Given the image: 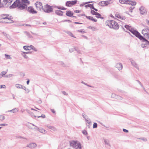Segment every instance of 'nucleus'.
Segmentation results:
<instances>
[{"mask_svg": "<svg viewBox=\"0 0 149 149\" xmlns=\"http://www.w3.org/2000/svg\"><path fill=\"white\" fill-rule=\"evenodd\" d=\"M106 25L108 26L109 28L115 30L118 29L119 27L118 23L114 20H108L106 21Z\"/></svg>", "mask_w": 149, "mask_h": 149, "instance_id": "nucleus-1", "label": "nucleus"}, {"mask_svg": "<svg viewBox=\"0 0 149 149\" xmlns=\"http://www.w3.org/2000/svg\"><path fill=\"white\" fill-rule=\"evenodd\" d=\"M70 146L72 148H76L75 149H81L82 146L80 142L77 141L71 140L69 141Z\"/></svg>", "mask_w": 149, "mask_h": 149, "instance_id": "nucleus-2", "label": "nucleus"}, {"mask_svg": "<svg viewBox=\"0 0 149 149\" xmlns=\"http://www.w3.org/2000/svg\"><path fill=\"white\" fill-rule=\"evenodd\" d=\"M42 10L44 12L47 13H50L53 11L52 7L48 4H46L42 8Z\"/></svg>", "mask_w": 149, "mask_h": 149, "instance_id": "nucleus-3", "label": "nucleus"}, {"mask_svg": "<svg viewBox=\"0 0 149 149\" xmlns=\"http://www.w3.org/2000/svg\"><path fill=\"white\" fill-rule=\"evenodd\" d=\"M119 2L122 4H128L132 6H135L136 4V2L135 1L128 0H119Z\"/></svg>", "mask_w": 149, "mask_h": 149, "instance_id": "nucleus-4", "label": "nucleus"}, {"mask_svg": "<svg viewBox=\"0 0 149 149\" xmlns=\"http://www.w3.org/2000/svg\"><path fill=\"white\" fill-rule=\"evenodd\" d=\"M131 32L140 40L143 38V37L137 31L134 29H133Z\"/></svg>", "mask_w": 149, "mask_h": 149, "instance_id": "nucleus-5", "label": "nucleus"}, {"mask_svg": "<svg viewBox=\"0 0 149 149\" xmlns=\"http://www.w3.org/2000/svg\"><path fill=\"white\" fill-rule=\"evenodd\" d=\"M143 42L141 45V46L143 48L148 47L149 45V41L147 40L146 39L143 37V39H140Z\"/></svg>", "mask_w": 149, "mask_h": 149, "instance_id": "nucleus-6", "label": "nucleus"}, {"mask_svg": "<svg viewBox=\"0 0 149 149\" xmlns=\"http://www.w3.org/2000/svg\"><path fill=\"white\" fill-rule=\"evenodd\" d=\"M21 3V1L19 0H16L13 4L10 6V9H13L18 7L19 4Z\"/></svg>", "mask_w": 149, "mask_h": 149, "instance_id": "nucleus-7", "label": "nucleus"}, {"mask_svg": "<svg viewBox=\"0 0 149 149\" xmlns=\"http://www.w3.org/2000/svg\"><path fill=\"white\" fill-rule=\"evenodd\" d=\"M142 33L143 34L145 38H148V37L149 36V29L148 27L143 29Z\"/></svg>", "mask_w": 149, "mask_h": 149, "instance_id": "nucleus-8", "label": "nucleus"}, {"mask_svg": "<svg viewBox=\"0 0 149 149\" xmlns=\"http://www.w3.org/2000/svg\"><path fill=\"white\" fill-rule=\"evenodd\" d=\"M1 17L2 19H8V20H11V21L13 22L12 20H11V19L12 18H11V17L10 16L9 17V15L8 14H1Z\"/></svg>", "mask_w": 149, "mask_h": 149, "instance_id": "nucleus-9", "label": "nucleus"}, {"mask_svg": "<svg viewBox=\"0 0 149 149\" xmlns=\"http://www.w3.org/2000/svg\"><path fill=\"white\" fill-rule=\"evenodd\" d=\"M27 11L30 13L33 14H36L37 12L32 7H29L27 9Z\"/></svg>", "mask_w": 149, "mask_h": 149, "instance_id": "nucleus-10", "label": "nucleus"}, {"mask_svg": "<svg viewBox=\"0 0 149 149\" xmlns=\"http://www.w3.org/2000/svg\"><path fill=\"white\" fill-rule=\"evenodd\" d=\"M27 5L24 3H21L19 4L18 9L20 10H23L26 9L27 8Z\"/></svg>", "mask_w": 149, "mask_h": 149, "instance_id": "nucleus-11", "label": "nucleus"}, {"mask_svg": "<svg viewBox=\"0 0 149 149\" xmlns=\"http://www.w3.org/2000/svg\"><path fill=\"white\" fill-rule=\"evenodd\" d=\"M130 61L132 65L138 70H139V66L135 61L132 58H130Z\"/></svg>", "mask_w": 149, "mask_h": 149, "instance_id": "nucleus-12", "label": "nucleus"}, {"mask_svg": "<svg viewBox=\"0 0 149 149\" xmlns=\"http://www.w3.org/2000/svg\"><path fill=\"white\" fill-rule=\"evenodd\" d=\"M140 13L141 15L144 14L146 13V9L143 6H141L139 8Z\"/></svg>", "mask_w": 149, "mask_h": 149, "instance_id": "nucleus-13", "label": "nucleus"}, {"mask_svg": "<svg viewBox=\"0 0 149 149\" xmlns=\"http://www.w3.org/2000/svg\"><path fill=\"white\" fill-rule=\"evenodd\" d=\"M36 6L37 8H39L40 10L43 7L42 6V3L40 2L37 1L35 3Z\"/></svg>", "mask_w": 149, "mask_h": 149, "instance_id": "nucleus-14", "label": "nucleus"}, {"mask_svg": "<svg viewBox=\"0 0 149 149\" xmlns=\"http://www.w3.org/2000/svg\"><path fill=\"white\" fill-rule=\"evenodd\" d=\"M111 97L113 98H115L117 99L122 100V97L118 95H116L114 93H112L111 95Z\"/></svg>", "mask_w": 149, "mask_h": 149, "instance_id": "nucleus-15", "label": "nucleus"}, {"mask_svg": "<svg viewBox=\"0 0 149 149\" xmlns=\"http://www.w3.org/2000/svg\"><path fill=\"white\" fill-rule=\"evenodd\" d=\"M15 87L19 89H24V90H26V87L24 86H23L21 84H16L15 85Z\"/></svg>", "mask_w": 149, "mask_h": 149, "instance_id": "nucleus-16", "label": "nucleus"}, {"mask_svg": "<svg viewBox=\"0 0 149 149\" xmlns=\"http://www.w3.org/2000/svg\"><path fill=\"white\" fill-rule=\"evenodd\" d=\"M36 146V143H32L28 145V147L30 148H34Z\"/></svg>", "mask_w": 149, "mask_h": 149, "instance_id": "nucleus-17", "label": "nucleus"}, {"mask_svg": "<svg viewBox=\"0 0 149 149\" xmlns=\"http://www.w3.org/2000/svg\"><path fill=\"white\" fill-rule=\"evenodd\" d=\"M115 67L117 68L119 70H120L122 69L123 68L122 65L120 63H119L117 64Z\"/></svg>", "mask_w": 149, "mask_h": 149, "instance_id": "nucleus-18", "label": "nucleus"}, {"mask_svg": "<svg viewBox=\"0 0 149 149\" xmlns=\"http://www.w3.org/2000/svg\"><path fill=\"white\" fill-rule=\"evenodd\" d=\"M65 15L68 16L72 17L73 16V13L71 11H67Z\"/></svg>", "mask_w": 149, "mask_h": 149, "instance_id": "nucleus-19", "label": "nucleus"}, {"mask_svg": "<svg viewBox=\"0 0 149 149\" xmlns=\"http://www.w3.org/2000/svg\"><path fill=\"white\" fill-rule=\"evenodd\" d=\"M125 28L126 29H127L130 32L132 31L134 28L132 27L129 26L128 25H126L125 26Z\"/></svg>", "mask_w": 149, "mask_h": 149, "instance_id": "nucleus-20", "label": "nucleus"}, {"mask_svg": "<svg viewBox=\"0 0 149 149\" xmlns=\"http://www.w3.org/2000/svg\"><path fill=\"white\" fill-rule=\"evenodd\" d=\"M115 16L117 18L121 19H125V16H121L118 14H116Z\"/></svg>", "mask_w": 149, "mask_h": 149, "instance_id": "nucleus-21", "label": "nucleus"}, {"mask_svg": "<svg viewBox=\"0 0 149 149\" xmlns=\"http://www.w3.org/2000/svg\"><path fill=\"white\" fill-rule=\"evenodd\" d=\"M18 111V108H15L13 109L10 110H9L8 111V112H12L13 113H16Z\"/></svg>", "mask_w": 149, "mask_h": 149, "instance_id": "nucleus-22", "label": "nucleus"}, {"mask_svg": "<svg viewBox=\"0 0 149 149\" xmlns=\"http://www.w3.org/2000/svg\"><path fill=\"white\" fill-rule=\"evenodd\" d=\"M63 11L60 10H56L55 11V13L56 14L60 16L63 15Z\"/></svg>", "mask_w": 149, "mask_h": 149, "instance_id": "nucleus-23", "label": "nucleus"}, {"mask_svg": "<svg viewBox=\"0 0 149 149\" xmlns=\"http://www.w3.org/2000/svg\"><path fill=\"white\" fill-rule=\"evenodd\" d=\"M86 17L87 19H88L90 20L94 21V22H96L97 21V20L94 19L92 17L86 16Z\"/></svg>", "mask_w": 149, "mask_h": 149, "instance_id": "nucleus-24", "label": "nucleus"}, {"mask_svg": "<svg viewBox=\"0 0 149 149\" xmlns=\"http://www.w3.org/2000/svg\"><path fill=\"white\" fill-rule=\"evenodd\" d=\"M47 127L49 129L54 131H56L57 130L56 128L54 126H51L50 125H48L47 126Z\"/></svg>", "mask_w": 149, "mask_h": 149, "instance_id": "nucleus-25", "label": "nucleus"}, {"mask_svg": "<svg viewBox=\"0 0 149 149\" xmlns=\"http://www.w3.org/2000/svg\"><path fill=\"white\" fill-rule=\"evenodd\" d=\"M24 33L28 36V38H33V37L30 34V33L27 31H24Z\"/></svg>", "mask_w": 149, "mask_h": 149, "instance_id": "nucleus-26", "label": "nucleus"}, {"mask_svg": "<svg viewBox=\"0 0 149 149\" xmlns=\"http://www.w3.org/2000/svg\"><path fill=\"white\" fill-rule=\"evenodd\" d=\"M26 110L27 111L28 113L30 114L32 117L33 116L35 117H36V116L34 115V113L28 109H26Z\"/></svg>", "mask_w": 149, "mask_h": 149, "instance_id": "nucleus-27", "label": "nucleus"}, {"mask_svg": "<svg viewBox=\"0 0 149 149\" xmlns=\"http://www.w3.org/2000/svg\"><path fill=\"white\" fill-rule=\"evenodd\" d=\"M24 49L26 50H30L31 49V45L24 46L23 47Z\"/></svg>", "mask_w": 149, "mask_h": 149, "instance_id": "nucleus-28", "label": "nucleus"}, {"mask_svg": "<svg viewBox=\"0 0 149 149\" xmlns=\"http://www.w3.org/2000/svg\"><path fill=\"white\" fill-rule=\"evenodd\" d=\"M13 0H3V1L4 2V3L7 4V3L10 4L12 2Z\"/></svg>", "mask_w": 149, "mask_h": 149, "instance_id": "nucleus-29", "label": "nucleus"}, {"mask_svg": "<svg viewBox=\"0 0 149 149\" xmlns=\"http://www.w3.org/2000/svg\"><path fill=\"white\" fill-rule=\"evenodd\" d=\"M104 141L106 145L110 146L109 141V140L104 139Z\"/></svg>", "mask_w": 149, "mask_h": 149, "instance_id": "nucleus-30", "label": "nucleus"}, {"mask_svg": "<svg viewBox=\"0 0 149 149\" xmlns=\"http://www.w3.org/2000/svg\"><path fill=\"white\" fill-rule=\"evenodd\" d=\"M38 131L40 132L43 134H45L46 132V130L42 128H39Z\"/></svg>", "mask_w": 149, "mask_h": 149, "instance_id": "nucleus-31", "label": "nucleus"}, {"mask_svg": "<svg viewBox=\"0 0 149 149\" xmlns=\"http://www.w3.org/2000/svg\"><path fill=\"white\" fill-rule=\"evenodd\" d=\"M72 3L71 1H67L66 3V6L68 7L71 6L72 5Z\"/></svg>", "mask_w": 149, "mask_h": 149, "instance_id": "nucleus-32", "label": "nucleus"}, {"mask_svg": "<svg viewBox=\"0 0 149 149\" xmlns=\"http://www.w3.org/2000/svg\"><path fill=\"white\" fill-rule=\"evenodd\" d=\"M95 15L96 17L98 18H100L102 19H103V17H101V15L98 13H97Z\"/></svg>", "mask_w": 149, "mask_h": 149, "instance_id": "nucleus-33", "label": "nucleus"}, {"mask_svg": "<svg viewBox=\"0 0 149 149\" xmlns=\"http://www.w3.org/2000/svg\"><path fill=\"white\" fill-rule=\"evenodd\" d=\"M85 6L86 7H90L91 9H93V7H94L93 4H88L86 5Z\"/></svg>", "mask_w": 149, "mask_h": 149, "instance_id": "nucleus-34", "label": "nucleus"}, {"mask_svg": "<svg viewBox=\"0 0 149 149\" xmlns=\"http://www.w3.org/2000/svg\"><path fill=\"white\" fill-rule=\"evenodd\" d=\"M3 35L5 36H6V38H8V39H10V37L9 35L8 34H7L6 33H5L3 32Z\"/></svg>", "mask_w": 149, "mask_h": 149, "instance_id": "nucleus-35", "label": "nucleus"}, {"mask_svg": "<svg viewBox=\"0 0 149 149\" xmlns=\"http://www.w3.org/2000/svg\"><path fill=\"white\" fill-rule=\"evenodd\" d=\"M1 1L0 0V8H2V7H8L9 6V4H8L7 5H6L7 4H5L4 5H1Z\"/></svg>", "mask_w": 149, "mask_h": 149, "instance_id": "nucleus-36", "label": "nucleus"}, {"mask_svg": "<svg viewBox=\"0 0 149 149\" xmlns=\"http://www.w3.org/2000/svg\"><path fill=\"white\" fill-rule=\"evenodd\" d=\"M55 7L57 8H58V9H60V10H65L67 9L66 8H65L64 7H60V6H56L54 7Z\"/></svg>", "mask_w": 149, "mask_h": 149, "instance_id": "nucleus-37", "label": "nucleus"}, {"mask_svg": "<svg viewBox=\"0 0 149 149\" xmlns=\"http://www.w3.org/2000/svg\"><path fill=\"white\" fill-rule=\"evenodd\" d=\"M105 3L104 1H102L99 3V5L101 6H104Z\"/></svg>", "mask_w": 149, "mask_h": 149, "instance_id": "nucleus-38", "label": "nucleus"}, {"mask_svg": "<svg viewBox=\"0 0 149 149\" xmlns=\"http://www.w3.org/2000/svg\"><path fill=\"white\" fill-rule=\"evenodd\" d=\"M67 33L70 36L73 37L74 38H76V37L73 36V34L71 32L68 31L67 32Z\"/></svg>", "mask_w": 149, "mask_h": 149, "instance_id": "nucleus-39", "label": "nucleus"}, {"mask_svg": "<svg viewBox=\"0 0 149 149\" xmlns=\"http://www.w3.org/2000/svg\"><path fill=\"white\" fill-rule=\"evenodd\" d=\"M23 3L29 4L30 2L28 0H21Z\"/></svg>", "mask_w": 149, "mask_h": 149, "instance_id": "nucleus-40", "label": "nucleus"}, {"mask_svg": "<svg viewBox=\"0 0 149 149\" xmlns=\"http://www.w3.org/2000/svg\"><path fill=\"white\" fill-rule=\"evenodd\" d=\"M137 81L139 84L141 85V87H142L143 88V90H144V91L145 92H147V91H146L145 88H144V87L142 85V84H141V82L139 81L138 80H137Z\"/></svg>", "mask_w": 149, "mask_h": 149, "instance_id": "nucleus-41", "label": "nucleus"}, {"mask_svg": "<svg viewBox=\"0 0 149 149\" xmlns=\"http://www.w3.org/2000/svg\"><path fill=\"white\" fill-rule=\"evenodd\" d=\"M5 56L6 58L9 59H12V58L10 57V55H8L6 54H5Z\"/></svg>", "mask_w": 149, "mask_h": 149, "instance_id": "nucleus-42", "label": "nucleus"}, {"mask_svg": "<svg viewBox=\"0 0 149 149\" xmlns=\"http://www.w3.org/2000/svg\"><path fill=\"white\" fill-rule=\"evenodd\" d=\"M13 74H7L5 75L4 76V77H7V78H10L13 76Z\"/></svg>", "mask_w": 149, "mask_h": 149, "instance_id": "nucleus-43", "label": "nucleus"}, {"mask_svg": "<svg viewBox=\"0 0 149 149\" xmlns=\"http://www.w3.org/2000/svg\"><path fill=\"white\" fill-rule=\"evenodd\" d=\"M92 2H93L92 1H88V2H85L84 3L81 4H80V6H83L84 5H85V4H87V3H92Z\"/></svg>", "mask_w": 149, "mask_h": 149, "instance_id": "nucleus-44", "label": "nucleus"}, {"mask_svg": "<svg viewBox=\"0 0 149 149\" xmlns=\"http://www.w3.org/2000/svg\"><path fill=\"white\" fill-rule=\"evenodd\" d=\"M7 72L5 71H2L0 73L3 77H4L5 75V74H6Z\"/></svg>", "mask_w": 149, "mask_h": 149, "instance_id": "nucleus-45", "label": "nucleus"}, {"mask_svg": "<svg viewBox=\"0 0 149 149\" xmlns=\"http://www.w3.org/2000/svg\"><path fill=\"white\" fill-rule=\"evenodd\" d=\"M31 49H32L34 50L35 52H37V49L36 48L34 47L33 46L31 45Z\"/></svg>", "mask_w": 149, "mask_h": 149, "instance_id": "nucleus-46", "label": "nucleus"}, {"mask_svg": "<svg viewBox=\"0 0 149 149\" xmlns=\"http://www.w3.org/2000/svg\"><path fill=\"white\" fill-rule=\"evenodd\" d=\"M97 12L93 10H91V13L93 15H96Z\"/></svg>", "mask_w": 149, "mask_h": 149, "instance_id": "nucleus-47", "label": "nucleus"}, {"mask_svg": "<svg viewBox=\"0 0 149 149\" xmlns=\"http://www.w3.org/2000/svg\"><path fill=\"white\" fill-rule=\"evenodd\" d=\"M97 124L96 123H94L93 125V128H97Z\"/></svg>", "mask_w": 149, "mask_h": 149, "instance_id": "nucleus-48", "label": "nucleus"}, {"mask_svg": "<svg viewBox=\"0 0 149 149\" xmlns=\"http://www.w3.org/2000/svg\"><path fill=\"white\" fill-rule=\"evenodd\" d=\"M77 31L79 32H81L83 33H85V32L84 31V29L78 30H77Z\"/></svg>", "mask_w": 149, "mask_h": 149, "instance_id": "nucleus-49", "label": "nucleus"}, {"mask_svg": "<svg viewBox=\"0 0 149 149\" xmlns=\"http://www.w3.org/2000/svg\"><path fill=\"white\" fill-rule=\"evenodd\" d=\"M5 118L4 116L3 115L0 116V120L2 121L4 120Z\"/></svg>", "mask_w": 149, "mask_h": 149, "instance_id": "nucleus-50", "label": "nucleus"}, {"mask_svg": "<svg viewBox=\"0 0 149 149\" xmlns=\"http://www.w3.org/2000/svg\"><path fill=\"white\" fill-rule=\"evenodd\" d=\"M104 2H105V6H106L110 3V1H104Z\"/></svg>", "mask_w": 149, "mask_h": 149, "instance_id": "nucleus-51", "label": "nucleus"}, {"mask_svg": "<svg viewBox=\"0 0 149 149\" xmlns=\"http://www.w3.org/2000/svg\"><path fill=\"white\" fill-rule=\"evenodd\" d=\"M71 1L72 2V5H74L76 4L77 3V0H75L74 1Z\"/></svg>", "mask_w": 149, "mask_h": 149, "instance_id": "nucleus-52", "label": "nucleus"}, {"mask_svg": "<svg viewBox=\"0 0 149 149\" xmlns=\"http://www.w3.org/2000/svg\"><path fill=\"white\" fill-rule=\"evenodd\" d=\"M82 133L83 134H84V135H87V134H88V133H87V132L85 130H83L82 131Z\"/></svg>", "mask_w": 149, "mask_h": 149, "instance_id": "nucleus-53", "label": "nucleus"}, {"mask_svg": "<svg viewBox=\"0 0 149 149\" xmlns=\"http://www.w3.org/2000/svg\"><path fill=\"white\" fill-rule=\"evenodd\" d=\"M139 139H141L143 141H147V139L145 138H139Z\"/></svg>", "mask_w": 149, "mask_h": 149, "instance_id": "nucleus-54", "label": "nucleus"}, {"mask_svg": "<svg viewBox=\"0 0 149 149\" xmlns=\"http://www.w3.org/2000/svg\"><path fill=\"white\" fill-rule=\"evenodd\" d=\"M75 49V50L77 51V53L78 54H81V51L79 50L77 48H76V49Z\"/></svg>", "mask_w": 149, "mask_h": 149, "instance_id": "nucleus-55", "label": "nucleus"}, {"mask_svg": "<svg viewBox=\"0 0 149 149\" xmlns=\"http://www.w3.org/2000/svg\"><path fill=\"white\" fill-rule=\"evenodd\" d=\"M61 64L62 65V66L64 67H68V66L66 65L63 62H61Z\"/></svg>", "mask_w": 149, "mask_h": 149, "instance_id": "nucleus-56", "label": "nucleus"}, {"mask_svg": "<svg viewBox=\"0 0 149 149\" xmlns=\"http://www.w3.org/2000/svg\"><path fill=\"white\" fill-rule=\"evenodd\" d=\"M64 95L67 96L68 95V93H66L65 91H62L61 92Z\"/></svg>", "mask_w": 149, "mask_h": 149, "instance_id": "nucleus-57", "label": "nucleus"}, {"mask_svg": "<svg viewBox=\"0 0 149 149\" xmlns=\"http://www.w3.org/2000/svg\"><path fill=\"white\" fill-rule=\"evenodd\" d=\"M86 123L88 124L89 125H91V122L88 120H86Z\"/></svg>", "mask_w": 149, "mask_h": 149, "instance_id": "nucleus-58", "label": "nucleus"}, {"mask_svg": "<svg viewBox=\"0 0 149 149\" xmlns=\"http://www.w3.org/2000/svg\"><path fill=\"white\" fill-rule=\"evenodd\" d=\"M62 22H68L69 23L72 22V21L70 20L66 19L64 21H62Z\"/></svg>", "mask_w": 149, "mask_h": 149, "instance_id": "nucleus-59", "label": "nucleus"}, {"mask_svg": "<svg viewBox=\"0 0 149 149\" xmlns=\"http://www.w3.org/2000/svg\"><path fill=\"white\" fill-rule=\"evenodd\" d=\"M6 88V86L5 85H0V89L2 88Z\"/></svg>", "mask_w": 149, "mask_h": 149, "instance_id": "nucleus-60", "label": "nucleus"}, {"mask_svg": "<svg viewBox=\"0 0 149 149\" xmlns=\"http://www.w3.org/2000/svg\"><path fill=\"white\" fill-rule=\"evenodd\" d=\"M37 117L38 118H40V117H42L43 118H45V116L44 115V114H42L41 116H37Z\"/></svg>", "mask_w": 149, "mask_h": 149, "instance_id": "nucleus-61", "label": "nucleus"}, {"mask_svg": "<svg viewBox=\"0 0 149 149\" xmlns=\"http://www.w3.org/2000/svg\"><path fill=\"white\" fill-rule=\"evenodd\" d=\"M76 48H74V49H69V51L70 52H72L74 51V50H75V49Z\"/></svg>", "mask_w": 149, "mask_h": 149, "instance_id": "nucleus-62", "label": "nucleus"}, {"mask_svg": "<svg viewBox=\"0 0 149 149\" xmlns=\"http://www.w3.org/2000/svg\"><path fill=\"white\" fill-rule=\"evenodd\" d=\"M22 55L25 58H28V56L25 54H24Z\"/></svg>", "mask_w": 149, "mask_h": 149, "instance_id": "nucleus-63", "label": "nucleus"}, {"mask_svg": "<svg viewBox=\"0 0 149 149\" xmlns=\"http://www.w3.org/2000/svg\"><path fill=\"white\" fill-rule=\"evenodd\" d=\"M123 131L127 133L128 132V130L125 129H123Z\"/></svg>", "mask_w": 149, "mask_h": 149, "instance_id": "nucleus-64", "label": "nucleus"}]
</instances>
